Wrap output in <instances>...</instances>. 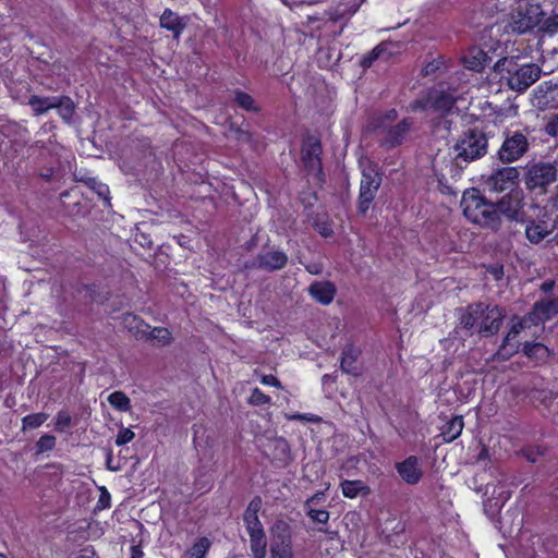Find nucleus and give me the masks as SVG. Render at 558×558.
<instances>
[{
    "label": "nucleus",
    "instance_id": "1",
    "mask_svg": "<svg viewBox=\"0 0 558 558\" xmlns=\"http://www.w3.org/2000/svg\"><path fill=\"white\" fill-rule=\"evenodd\" d=\"M505 317L502 307L478 302L466 306L460 316V325L468 330L476 328L478 335L487 338L499 331Z\"/></svg>",
    "mask_w": 558,
    "mask_h": 558
},
{
    "label": "nucleus",
    "instance_id": "2",
    "mask_svg": "<svg viewBox=\"0 0 558 558\" xmlns=\"http://www.w3.org/2000/svg\"><path fill=\"white\" fill-rule=\"evenodd\" d=\"M461 207L464 216L473 223L498 229V220L494 202H488L478 190L472 189L463 193Z\"/></svg>",
    "mask_w": 558,
    "mask_h": 558
},
{
    "label": "nucleus",
    "instance_id": "3",
    "mask_svg": "<svg viewBox=\"0 0 558 558\" xmlns=\"http://www.w3.org/2000/svg\"><path fill=\"white\" fill-rule=\"evenodd\" d=\"M496 68L507 71L508 86L519 93L526 90L542 74V69L537 64L526 63L519 66L513 58L499 60Z\"/></svg>",
    "mask_w": 558,
    "mask_h": 558
},
{
    "label": "nucleus",
    "instance_id": "4",
    "mask_svg": "<svg viewBox=\"0 0 558 558\" xmlns=\"http://www.w3.org/2000/svg\"><path fill=\"white\" fill-rule=\"evenodd\" d=\"M488 141L484 132L471 129L462 134L453 146L456 162L469 163L484 157L487 154Z\"/></svg>",
    "mask_w": 558,
    "mask_h": 558
},
{
    "label": "nucleus",
    "instance_id": "5",
    "mask_svg": "<svg viewBox=\"0 0 558 558\" xmlns=\"http://www.w3.org/2000/svg\"><path fill=\"white\" fill-rule=\"evenodd\" d=\"M269 535L270 558H294L292 531L287 521L276 520L269 529Z\"/></svg>",
    "mask_w": 558,
    "mask_h": 558
},
{
    "label": "nucleus",
    "instance_id": "6",
    "mask_svg": "<svg viewBox=\"0 0 558 558\" xmlns=\"http://www.w3.org/2000/svg\"><path fill=\"white\" fill-rule=\"evenodd\" d=\"M529 148L530 142L525 132L507 130L497 157L502 163H512L522 158Z\"/></svg>",
    "mask_w": 558,
    "mask_h": 558
},
{
    "label": "nucleus",
    "instance_id": "7",
    "mask_svg": "<svg viewBox=\"0 0 558 558\" xmlns=\"http://www.w3.org/2000/svg\"><path fill=\"white\" fill-rule=\"evenodd\" d=\"M543 16L544 12L538 3H525L512 13L509 27L514 33L523 34L536 27Z\"/></svg>",
    "mask_w": 558,
    "mask_h": 558
},
{
    "label": "nucleus",
    "instance_id": "8",
    "mask_svg": "<svg viewBox=\"0 0 558 558\" xmlns=\"http://www.w3.org/2000/svg\"><path fill=\"white\" fill-rule=\"evenodd\" d=\"M380 184L381 177L375 167L368 166L363 169L357 202V210L360 214L364 215L369 209Z\"/></svg>",
    "mask_w": 558,
    "mask_h": 558
},
{
    "label": "nucleus",
    "instance_id": "9",
    "mask_svg": "<svg viewBox=\"0 0 558 558\" xmlns=\"http://www.w3.org/2000/svg\"><path fill=\"white\" fill-rule=\"evenodd\" d=\"M556 180L557 169L549 162H539L531 166L525 175V184L529 190H543L556 182Z\"/></svg>",
    "mask_w": 558,
    "mask_h": 558
},
{
    "label": "nucleus",
    "instance_id": "10",
    "mask_svg": "<svg viewBox=\"0 0 558 558\" xmlns=\"http://www.w3.org/2000/svg\"><path fill=\"white\" fill-rule=\"evenodd\" d=\"M498 228L500 227V216L510 221H523V198L520 193H509L494 203Z\"/></svg>",
    "mask_w": 558,
    "mask_h": 558
},
{
    "label": "nucleus",
    "instance_id": "11",
    "mask_svg": "<svg viewBox=\"0 0 558 558\" xmlns=\"http://www.w3.org/2000/svg\"><path fill=\"white\" fill-rule=\"evenodd\" d=\"M534 326L531 323V319H527V315L524 317H513L512 318V325L507 332L506 337L502 340V343L497 351V356L501 360H508L511 357L514 353L519 350V344L517 342H513L515 338L525 329L531 328Z\"/></svg>",
    "mask_w": 558,
    "mask_h": 558
},
{
    "label": "nucleus",
    "instance_id": "12",
    "mask_svg": "<svg viewBox=\"0 0 558 558\" xmlns=\"http://www.w3.org/2000/svg\"><path fill=\"white\" fill-rule=\"evenodd\" d=\"M288 263V256L284 252L278 250L259 253L252 262L245 265L246 268H257L266 271H276L282 269Z\"/></svg>",
    "mask_w": 558,
    "mask_h": 558
},
{
    "label": "nucleus",
    "instance_id": "13",
    "mask_svg": "<svg viewBox=\"0 0 558 558\" xmlns=\"http://www.w3.org/2000/svg\"><path fill=\"white\" fill-rule=\"evenodd\" d=\"M519 178L515 167H505L493 172L486 180V186L490 192H504L511 189Z\"/></svg>",
    "mask_w": 558,
    "mask_h": 558
},
{
    "label": "nucleus",
    "instance_id": "14",
    "mask_svg": "<svg viewBox=\"0 0 558 558\" xmlns=\"http://www.w3.org/2000/svg\"><path fill=\"white\" fill-rule=\"evenodd\" d=\"M322 145L315 137H308L302 148V161L308 172L318 174L322 172Z\"/></svg>",
    "mask_w": 558,
    "mask_h": 558
},
{
    "label": "nucleus",
    "instance_id": "15",
    "mask_svg": "<svg viewBox=\"0 0 558 558\" xmlns=\"http://www.w3.org/2000/svg\"><path fill=\"white\" fill-rule=\"evenodd\" d=\"M535 106L539 109L558 107V83L546 81L534 90Z\"/></svg>",
    "mask_w": 558,
    "mask_h": 558
},
{
    "label": "nucleus",
    "instance_id": "16",
    "mask_svg": "<svg viewBox=\"0 0 558 558\" xmlns=\"http://www.w3.org/2000/svg\"><path fill=\"white\" fill-rule=\"evenodd\" d=\"M413 125L411 118H404L396 125H389L380 130L384 133L383 143L389 147H396L402 144Z\"/></svg>",
    "mask_w": 558,
    "mask_h": 558
},
{
    "label": "nucleus",
    "instance_id": "17",
    "mask_svg": "<svg viewBox=\"0 0 558 558\" xmlns=\"http://www.w3.org/2000/svg\"><path fill=\"white\" fill-rule=\"evenodd\" d=\"M558 314V298L550 300H542L536 302L533 306V310L527 314V319H531V323L534 326H538L543 324L545 320L553 318Z\"/></svg>",
    "mask_w": 558,
    "mask_h": 558
},
{
    "label": "nucleus",
    "instance_id": "18",
    "mask_svg": "<svg viewBox=\"0 0 558 558\" xmlns=\"http://www.w3.org/2000/svg\"><path fill=\"white\" fill-rule=\"evenodd\" d=\"M396 469L401 478L410 485L418 483L423 476L418 459L415 456H410L404 461L397 463Z\"/></svg>",
    "mask_w": 558,
    "mask_h": 558
},
{
    "label": "nucleus",
    "instance_id": "19",
    "mask_svg": "<svg viewBox=\"0 0 558 558\" xmlns=\"http://www.w3.org/2000/svg\"><path fill=\"white\" fill-rule=\"evenodd\" d=\"M361 354L360 349L355 348L352 344H348L343 348L341 352V362L340 367L341 371L345 374L352 376H360L362 371L360 365L357 364V359Z\"/></svg>",
    "mask_w": 558,
    "mask_h": 558
},
{
    "label": "nucleus",
    "instance_id": "20",
    "mask_svg": "<svg viewBox=\"0 0 558 558\" xmlns=\"http://www.w3.org/2000/svg\"><path fill=\"white\" fill-rule=\"evenodd\" d=\"M555 226L545 220H531L525 227V236L532 244L541 243L554 232Z\"/></svg>",
    "mask_w": 558,
    "mask_h": 558
},
{
    "label": "nucleus",
    "instance_id": "21",
    "mask_svg": "<svg viewBox=\"0 0 558 558\" xmlns=\"http://www.w3.org/2000/svg\"><path fill=\"white\" fill-rule=\"evenodd\" d=\"M308 293L317 302L328 305L336 295V287L330 281H315L308 287Z\"/></svg>",
    "mask_w": 558,
    "mask_h": 558
},
{
    "label": "nucleus",
    "instance_id": "22",
    "mask_svg": "<svg viewBox=\"0 0 558 558\" xmlns=\"http://www.w3.org/2000/svg\"><path fill=\"white\" fill-rule=\"evenodd\" d=\"M160 26L172 32L173 38L178 40L186 26V22L170 9H166L160 16Z\"/></svg>",
    "mask_w": 558,
    "mask_h": 558
},
{
    "label": "nucleus",
    "instance_id": "23",
    "mask_svg": "<svg viewBox=\"0 0 558 558\" xmlns=\"http://www.w3.org/2000/svg\"><path fill=\"white\" fill-rule=\"evenodd\" d=\"M430 97L433 110L442 116L450 113L457 101L456 97L447 92L435 90L430 93Z\"/></svg>",
    "mask_w": 558,
    "mask_h": 558
},
{
    "label": "nucleus",
    "instance_id": "24",
    "mask_svg": "<svg viewBox=\"0 0 558 558\" xmlns=\"http://www.w3.org/2000/svg\"><path fill=\"white\" fill-rule=\"evenodd\" d=\"M260 506H262L260 498H254L248 504V506L243 514V521L245 524L246 532L264 529L260 520L258 519V511L260 509Z\"/></svg>",
    "mask_w": 558,
    "mask_h": 558
},
{
    "label": "nucleus",
    "instance_id": "25",
    "mask_svg": "<svg viewBox=\"0 0 558 558\" xmlns=\"http://www.w3.org/2000/svg\"><path fill=\"white\" fill-rule=\"evenodd\" d=\"M253 558H265L267 555V538L264 529L247 532Z\"/></svg>",
    "mask_w": 558,
    "mask_h": 558
},
{
    "label": "nucleus",
    "instance_id": "26",
    "mask_svg": "<svg viewBox=\"0 0 558 558\" xmlns=\"http://www.w3.org/2000/svg\"><path fill=\"white\" fill-rule=\"evenodd\" d=\"M145 327L146 329L143 330V333L146 335V338L150 340L155 345L163 347L171 343L172 335L167 328H151L149 325H145Z\"/></svg>",
    "mask_w": 558,
    "mask_h": 558
},
{
    "label": "nucleus",
    "instance_id": "27",
    "mask_svg": "<svg viewBox=\"0 0 558 558\" xmlns=\"http://www.w3.org/2000/svg\"><path fill=\"white\" fill-rule=\"evenodd\" d=\"M464 426L463 416L457 415L448 421L441 428V436L446 442L456 440Z\"/></svg>",
    "mask_w": 558,
    "mask_h": 558
},
{
    "label": "nucleus",
    "instance_id": "28",
    "mask_svg": "<svg viewBox=\"0 0 558 558\" xmlns=\"http://www.w3.org/2000/svg\"><path fill=\"white\" fill-rule=\"evenodd\" d=\"M27 104L32 107L36 117L45 114L56 106L54 97H40L37 95L31 96Z\"/></svg>",
    "mask_w": 558,
    "mask_h": 558
},
{
    "label": "nucleus",
    "instance_id": "29",
    "mask_svg": "<svg viewBox=\"0 0 558 558\" xmlns=\"http://www.w3.org/2000/svg\"><path fill=\"white\" fill-rule=\"evenodd\" d=\"M341 490L344 497L347 498H355L359 494L367 495L369 493V488L364 485L362 481H349L344 480L340 484Z\"/></svg>",
    "mask_w": 558,
    "mask_h": 558
},
{
    "label": "nucleus",
    "instance_id": "30",
    "mask_svg": "<svg viewBox=\"0 0 558 558\" xmlns=\"http://www.w3.org/2000/svg\"><path fill=\"white\" fill-rule=\"evenodd\" d=\"M54 105L53 109L58 110L59 116L65 122H70L75 110L72 99L68 96L54 97Z\"/></svg>",
    "mask_w": 558,
    "mask_h": 558
},
{
    "label": "nucleus",
    "instance_id": "31",
    "mask_svg": "<svg viewBox=\"0 0 558 558\" xmlns=\"http://www.w3.org/2000/svg\"><path fill=\"white\" fill-rule=\"evenodd\" d=\"M211 542L207 537H201L193 544V546L184 553L182 558H205Z\"/></svg>",
    "mask_w": 558,
    "mask_h": 558
},
{
    "label": "nucleus",
    "instance_id": "32",
    "mask_svg": "<svg viewBox=\"0 0 558 558\" xmlns=\"http://www.w3.org/2000/svg\"><path fill=\"white\" fill-rule=\"evenodd\" d=\"M391 45V43H381L378 46H376L366 57L363 58L362 65L364 68H369L375 60L380 58L387 59L388 56L391 54V52L389 51V47Z\"/></svg>",
    "mask_w": 558,
    "mask_h": 558
},
{
    "label": "nucleus",
    "instance_id": "33",
    "mask_svg": "<svg viewBox=\"0 0 558 558\" xmlns=\"http://www.w3.org/2000/svg\"><path fill=\"white\" fill-rule=\"evenodd\" d=\"M523 352L526 356L530 359H534L536 361H544L548 357L549 351L547 347L544 344L536 342V343H530L525 342L523 347Z\"/></svg>",
    "mask_w": 558,
    "mask_h": 558
},
{
    "label": "nucleus",
    "instance_id": "34",
    "mask_svg": "<svg viewBox=\"0 0 558 558\" xmlns=\"http://www.w3.org/2000/svg\"><path fill=\"white\" fill-rule=\"evenodd\" d=\"M108 402L111 407L121 412H126L131 408L130 398L122 391H114L108 396Z\"/></svg>",
    "mask_w": 558,
    "mask_h": 558
},
{
    "label": "nucleus",
    "instance_id": "35",
    "mask_svg": "<svg viewBox=\"0 0 558 558\" xmlns=\"http://www.w3.org/2000/svg\"><path fill=\"white\" fill-rule=\"evenodd\" d=\"M49 417L45 412L26 415L22 418V430L35 429L40 427Z\"/></svg>",
    "mask_w": 558,
    "mask_h": 558
},
{
    "label": "nucleus",
    "instance_id": "36",
    "mask_svg": "<svg viewBox=\"0 0 558 558\" xmlns=\"http://www.w3.org/2000/svg\"><path fill=\"white\" fill-rule=\"evenodd\" d=\"M464 64L468 69L474 71H481L484 68V62L486 60V54L480 50L475 49L472 51L471 57H464Z\"/></svg>",
    "mask_w": 558,
    "mask_h": 558
},
{
    "label": "nucleus",
    "instance_id": "37",
    "mask_svg": "<svg viewBox=\"0 0 558 558\" xmlns=\"http://www.w3.org/2000/svg\"><path fill=\"white\" fill-rule=\"evenodd\" d=\"M235 104L246 111H257L258 107L255 105L253 97L242 90L234 92Z\"/></svg>",
    "mask_w": 558,
    "mask_h": 558
},
{
    "label": "nucleus",
    "instance_id": "38",
    "mask_svg": "<svg viewBox=\"0 0 558 558\" xmlns=\"http://www.w3.org/2000/svg\"><path fill=\"white\" fill-rule=\"evenodd\" d=\"M56 446V437L52 435H43L36 442L37 453H44L50 451Z\"/></svg>",
    "mask_w": 558,
    "mask_h": 558
},
{
    "label": "nucleus",
    "instance_id": "39",
    "mask_svg": "<svg viewBox=\"0 0 558 558\" xmlns=\"http://www.w3.org/2000/svg\"><path fill=\"white\" fill-rule=\"evenodd\" d=\"M270 401H271L270 397L265 395L259 388H254L248 398V403L251 405H255V407L269 404Z\"/></svg>",
    "mask_w": 558,
    "mask_h": 558
},
{
    "label": "nucleus",
    "instance_id": "40",
    "mask_svg": "<svg viewBox=\"0 0 558 558\" xmlns=\"http://www.w3.org/2000/svg\"><path fill=\"white\" fill-rule=\"evenodd\" d=\"M89 187L97 193V195L105 201H108L109 187L108 185L97 182L95 179H89L88 181Z\"/></svg>",
    "mask_w": 558,
    "mask_h": 558
},
{
    "label": "nucleus",
    "instance_id": "41",
    "mask_svg": "<svg viewBox=\"0 0 558 558\" xmlns=\"http://www.w3.org/2000/svg\"><path fill=\"white\" fill-rule=\"evenodd\" d=\"M135 437V434L130 428H121L116 438L117 446H123L132 441Z\"/></svg>",
    "mask_w": 558,
    "mask_h": 558
},
{
    "label": "nucleus",
    "instance_id": "42",
    "mask_svg": "<svg viewBox=\"0 0 558 558\" xmlns=\"http://www.w3.org/2000/svg\"><path fill=\"white\" fill-rule=\"evenodd\" d=\"M71 424V416L65 411L58 412L56 416V428L60 432H63Z\"/></svg>",
    "mask_w": 558,
    "mask_h": 558
},
{
    "label": "nucleus",
    "instance_id": "43",
    "mask_svg": "<svg viewBox=\"0 0 558 558\" xmlns=\"http://www.w3.org/2000/svg\"><path fill=\"white\" fill-rule=\"evenodd\" d=\"M410 107L413 111H418V110L425 111L428 109H433L430 93L425 98L417 99V100L411 102Z\"/></svg>",
    "mask_w": 558,
    "mask_h": 558
},
{
    "label": "nucleus",
    "instance_id": "44",
    "mask_svg": "<svg viewBox=\"0 0 558 558\" xmlns=\"http://www.w3.org/2000/svg\"><path fill=\"white\" fill-rule=\"evenodd\" d=\"M307 515L318 523H327L329 520V512L326 510L310 509Z\"/></svg>",
    "mask_w": 558,
    "mask_h": 558
},
{
    "label": "nucleus",
    "instance_id": "45",
    "mask_svg": "<svg viewBox=\"0 0 558 558\" xmlns=\"http://www.w3.org/2000/svg\"><path fill=\"white\" fill-rule=\"evenodd\" d=\"M62 172L61 166L54 168H43L39 171V177L45 181H50L52 178L59 177Z\"/></svg>",
    "mask_w": 558,
    "mask_h": 558
},
{
    "label": "nucleus",
    "instance_id": "46",
    "mask_svg": "<svg viewBox=\"0 0 558 558\" xmlns=\"http://www.w3.org/2000/svg\"><path fill=\"white\" fill-rule=\"evenodd\" d=\"M398 117V112L395 109L389 110L386 112L378 124V129L383 130L390 125L391 122H393Z\"/></svg>",
    "mask_w": 558,
    "mask_h": 558
},
{
    "label": "nucleus",
    "instance_id": "47",
    "mask_svg": "<svg viewBox=\"0 0 558 558\" xmlns=\"http://www.w3.org/2000/svg\"><path fill=\"white\" fill-rule=\"evenodd\" d=\"M545 130L547 134L558 136V113L547 122Z\"/></svg>",
    "mask_w": 558,
    "mask_h": 558
},
{
    "label": "nucleus",
    "instance_id": "48",
    "mask_svg": "<svg viewBox=\"0 0 558 558\" xmlns=\"http://www.w3.org/2000/svg\"><path fill=\"white\" fill-rule=\"evenodd\" d=\"M260 381L264 384V385H267V386H274L276 388H279L281 389L282 388V385L281 383L279 381V379L274 376V375H263L262 378H260Z\"/></svg>",
    "mask_w": 558,
    "mask_h": 558
},
{
    "label": "nucleus",
    "instance_id": "49",
    "mask_svg": "<svg viewBox=\"0 0 558 558\" xmlns=\"http://www.w3.org/2000/svg\"><path fill=\"white\" fill-rule=\"evenodd\" d=\"M316 227L318 232L325 238H328L333 233L332 228L326 222H317Z\"/></svg>",
    "mask_w": 558,
    "mask_h": 558
},
{
    "label": "nucleus",
    "instance_id": "50",
    "mask_svg": "<svg viewBox=\"0 0 558 558\" xmlns=\"http://www.w3.org/2000/svg\"><path fill=\"white\" fill-rule=\"evenodd\" d=\"M70 558H95V551L89 548H83L78 553L72 554Z\"/></svg>",
    "mask_w": 558,
    "mask_h": 558
},
{
    "label": "nucleus",
    "instance_id": "51",
    "mask_svg": "<svg viewBox=\"0 0 558 558\" xmlns=\"http://www.w3.org/2000/svg\"><path fill=\"white\" fill-rule=\"evenodd\" d=\"M275 447H276V449H278L281 452V454L283 457L288 456V453H289V445H288V442L284 439H282V438L276 439L275 440Z\"/></svg>",
    "mask_w": 558,
    "mask_h": 558
},
{
    "label": "nucleus",
    "instance_id": "52",
    "mask_svg": "<svg viewBox=\"0 0 558 558\" xmlns=\"http://www.w3.org/2000/svg\"><path fill=\"white\" fill-rule=\"evenodd\" d=\"M487 271L494 277L495 280H500L504 276V267L500 265L490 266Z\"/></svg>",
    "mask_w": 558,
    "mask_h": 558
},
{
    "label": "nucleus",
    "instance_id": "53",
    "mask_svg": "<svg viewBox=\"0 0 558 558\" xmlns=\"http://www.w3.org/2000/svg\"><path fill=\"white\" fill-rule=\"evenodd\" d=\"M287 417L291 421H314L313 418L311 417H307L305 414H292V415H287Z\"/></svg>",
    "mask_w": 558,
    "mask_h": 558
},
{
    "label": "nucleus",
    "instance_id": "54",
    "mask_svg": "<svg viewBox=\"0 0 558 558\" xmlns=\"http://www.w3.org/2000/svg\"><path fill=\"white\" fill-rule=\"evenodd\" d=\"M131 558H144V553L136 546H132Z\"/></svg>",
    "mask_w": 558,
    "mask_h": 558
},
{
    "label": "nucleus",
    "instance_id": "55",
    "mask_svg": "<svg viewBox=\"0 0 558 558\" xmlns=\"http://www.w3.org/2000/svg\"><path fill=\"white\" fill-rule=\"evenodd\" d=\"M488 458V449L486 447H483L481 452L478 453L477 460H486Z\"/></svg>",
    "mask_w": 558,
    "mask_h": 558
},
{
    "label": "nucleus",
    "instance_id": "56",
    "mask_svg": "<svg viewBox=\"0 0 558 558\" xmlns=\"http://www.w3.org/2000/svg\"><path fill=\"white\" fill-rule=\"evenodd\" d=\"M306 269L311 272V274H314V275H317L320 272V268L317 266V265H311V266H307Z\"/></svg>",
    "mask_w": 558,
    "mask_h": 558
},
{
    "label": "nucleus",
    "instance_id": "57",
    "mask_svg": "<svg viewBox=\"0 0 558 558\" xmlns=\"http://www.w3.org/2000/svg\"><path fill=\"white\" fill-rule=\"evenodd\" d=\"M109 499H110V496H109V494H108V493H106V494H102V495L100 496L99 501H100V502H105V501H106V504H105V506H104V507H108V506H109Z\"/></svg>",
    "mask_w": 558,
    "mask_h": 558
},
{
    "label": "nucleus",
    "instance_id": "58",
    "mask_svg": "<svg viewBox=\"0 0 558 558\" xmlns=\"http://www.w3.org/2000/svg\"><path fill=\"white\" fill-rule=\"evenodd\" d=\"M553 286H554V282L546 281L542 284V289L547 292V291L551 290Z\"/></svg>",
    "mask_w": 558,
    "mask_h": 558
},
{
    "label": "nucleus",
    "instance_id": "59",
    "mask_svg": "<svg viewBox=\"0 0 558 558\" xmlns=\"http://www.w3.org/2000/svg\"><path fill=\"white\" fill-rule=\"evenodd\" d=\"M323 496H324V494H323V493H317V494H315L311 499H308V500L306 501V505H308L310 502H312V501H314V500H319V499H322V497H323Z\"/></svg>",
    "mask_w": 558,
    "mask_h": 558
},
{
    "label": "nucleus",
    "instance_id": "60",
    "mask_svg": "<svg viewBox=\"0 0 558 558\" xmlns=\"http://www.w3.org/2000/svg\"><path fill=\"white\" fill-rule=\"evenodd\" d=\"M111 460H112V454L111 452L108 453L107 456V466L109 470H112V471H117V468H112L110 464H111Z\"/></svg>",
    "mask_w": 558,
    "mask_h": 558
},
{
    "label": "nucleus",
    "instance_id": "61",
    "mask_svg": "<svg viewBox=\"0 0 558 558\" xmlns=\"http://www.w3.org/2000/svg\"><path fill=\"white\" fill-rule=\"evenodd\" d=\"M434 65L433 64H428L425 69H424V73L425 75L429 74L430 72L434 71Z\"/></svg>",
    "mask_w": 558,
    "mask_h": 558
},
{
    "label": "nucleus",
    "instance_id": "62",
    "mask_svg": "<svg viewBox=\"0 0 558 558\" xmlns=\"http://www.w3.org/2000/svg\"><path fill=\"white\" fill-rule=\"evenodd\" d=\"M526 459L531 462H536V458L532 452L526 453Z\"/></svg>",
    "mask_w": 558,
    "mask_h": 558
},
{
    "label": "nucleus",
    "instance_id": "63",
    "mask_svg": "<svg viewBox=\"0 0 558 558\" xmlns=\"http://www.w3.org/2000/svg\"><path fill=\"white\" fill-rule=\"evenodd\" d=\"M551 25L558 27V15L553 19Z\"/></svg>",
    "mask_w": 558,
    "mask_h": 558
},
{
    "label": "nucleus",
    "instance_id": "64",
    "mask_svg": "<svg viewBox=\"0 0 558 558\" xmlns=\"http://www.w3.org/2000/svg\"><path fill=\"white\" fill-rule=\"evenodd\" d=\"M551 241L558 246V232L555 234Z\"/></svg>",
    "mask_w": 558,
    "mask_h": 558
}]
</instances>
